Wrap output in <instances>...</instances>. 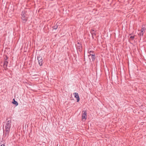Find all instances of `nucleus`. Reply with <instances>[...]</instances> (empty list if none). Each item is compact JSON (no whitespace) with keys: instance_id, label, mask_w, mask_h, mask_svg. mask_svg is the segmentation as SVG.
I'll use <instances>...</instances> for the list:
<instances>
[{"instance_id":"obj_9","label":"nucleus","mask_w":146,"mask_h":146,"mask_svg":"<svg viewBox=\"0 0 146 146\" xmlns=\"http://www.w3.org/2000/svg\"><path fill=\"white\" fill-rule=\"evenodd\" d=\"M13 101L12 102V103H13V104L16 105V106H17L18 104L17 102V101H15V99H13Z\"/></svg>"},{"instance_id":"obj_4","label":"nucleus","mask_w":146,"mask_h":146,"mask_svg":"<svg viewBox=\"0 0 146 146\" xmlns=\"http://www.w3.org/2000/svg\"><path fill=\"white\" fill-rule=\"evenodd\" d=\"M38 62L39 65L40 66H42V64L43 61L42 58L41 56L38 57Z\"/></svg>"},{"instance_id":"obj_5","label":"nucleus","mask_w":146,"mask_h":146,"mask_svg":"<svg viewBox=\"0 0 146 146\" xmlns=\"http://www.w3.org/2000/svg\"><path fill=\"white\" fill-rule=\"evenodd\" d=\"M74 94L75 97L77 99V102H78L80 100V98L78 93L76 92L74 93Z\"/></svg>"},{"instance_id":"obj_8","label":"nucleus","mask_w":146,"mask_h":146,"mask_svg":"<svg viewBox=\"0 0 146 146\" xmlns=\"http://www.w3.org/2000/svg\"><path fill=\"white\" fill-rule=\"evenodd\" d=\"M134 36H132L131 35H130L129 37V39L130 40H133L134 38Z\"/></svg>"},{"instance_id":"obj_11","label":"nucleus","mask_w":146,"mask_h":146,"mask_svg":"<svg viewBox=\"0 0 146 146\" xmlns=\"http://www.w3.org/2000/svg\"><path fill=\"white\" fill-rule=\"evenodd\" d=\"M77 47H78V49H79L81 47L80 44L79 42H78L77 44Z\"/></svg>"},{"instance_id":"obj_1","label":"nucleus","mask_w":146,"mask_h":146,"mask_svg":"<svg viewBox=\"0 0 146 146\" xmlns=\"http://www.w3.org/2000/svg\"><path fill=\"white\" fill-rule=\"evenodd\" d=\"M21 15V19L23 20L26 21L27 19V17L25 12H23Z\"/></svg>"},{"instance_id":"obj_12","label":"nucleus","mask_w":146,"mask_h":146,"mask_svg":"<svg viewBox=\"0 0 146 146\" xmlns=\"http://www.w3.org/2000/svg\"><path fill=\"white\" fill-rule=\"evenodd\" d=\"M143 33L141 31L140 33L138 34V35L139 36H143Z\"/></svg>"},{"instance_id":"obj_7","label":"nucleus","mask_w":146,"mask_h":146,"mask_svg":"<svg viewBox=\"0 0 146 146\" xmlns=\"http://www.w3.org/2000/svg\"><path fill=\"white\" fill-rule=\"evenodd\" d=\"M5 128V130L8 133L9 131V128L8 127V125L7 124L6 125Z\"/></svg>"},{"instance_id":"obj_3","label":"nucleus","mask_w":146,"mask_h":146,"mask_svg":"<svg viewBox=\"0 0 146 146\" xmlns=\"http://www.w3.org/2000/svg\"><path fill=\"white\" fill-rule=\"evenodd\" d=\"M83 112H84V113L82 115V120L85 121L87 118V113L85 111H83Z\"/></svg>"},{"instance_id":"obj_10","label":"nucleus","mask_w":146,"mask_h":146,"mask_svg":"<svg viewBox=\"0 0 146 146\" xmlns=\"http://www.w3.org/2000/svg\"><path fill=\"white\" fill-rule=\"evenodd\" d=\"M145 27H143V26H142L141 29V31L142 32H143L144 33L145 32Z\"/></svg>"},{"instance_id":"obj_6","label":"nucleus","mask_w":146,"mask_h":146,"mask_svg":"<svg viewBox=\"0 0 146 146\" xmlns=\"http://www.w3.org/2000/svg\"><path fill=\"white\" fill-rule=\"evenodd\" d=\"M8 64V62L6 61L5 62L4 64V68L5 69V70H6V69H7L8 68H7V64Z\"/></svg>"},{"instance_id":"obj_14","label":"nucleus","mask_w":146,"mask_h":146,"mask_svg":"<svg viewBox=\"0 0 146 146\" xmlns=\"http://www.w3.org/2000/svg\"><path fill=\"white\" fill-rule=\"evenodd\" d=\"M91 53L92 54H93V52L91 51Z\"/></svg>"},{"instance_id":"obj_2","label":"nucleus","mask_w":146,"mask_h":146,"mask_svg":"<svg viewBox=\"0 0 146 146\" xmlns=\"http://www.w3.org/2000/svg\"><path fill=\"white\" fill-rule=\"evenodd\" d=\"M91 51H89L90 53V55H89V57L90 59H92V60L94 61L95 58V56L94 54H92L91 52Z\"/></svg>"},{"instance_id":"obj_13","label":"nucleus","mask_w":146,"mask_h":146,"mask_svg":"<svg viewBox=\"0 0 146 146\" xmlns=\"http://www.w3.org/2000/svg\"><path fill=\"white\" fill-rule=\"evenodd\" d=\"M0 146H5V145L3 144H2V145H0Z\"/></svg>"}]
</instances>
